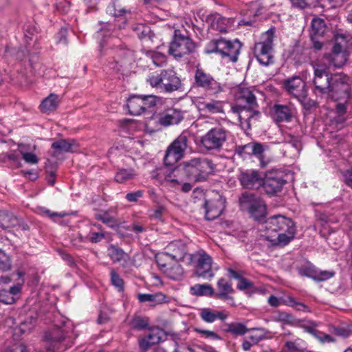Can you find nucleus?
<instances>
[{"instance_id":"a18cd8bd","label":"nucleus","mask_w":352,"mask_h":352,"mask_svg":"<svg viewBox=\"0 0 352 352\" xmlns=\"http://www.w3.org/2000/svg\"><path fill=\"white\" fill-rule=\"evenodd\" d=\"M195 331L200 335L201 338L211 340H219L221 338L216 332L210 330H204L199 328H195Z\"/></svg>"},{"instance_id":"cd10ccee","label":"nucleus","mask_w":352,"mask_h":352,"mask_svg":"<svg viewBox=\"0 0 352 352\" xmlns=\"http://www.w3.org/2000/svg\"><path fill=\"white\" fill-rule=\"evenodd\" d=\"M225 46L223 50H220V53L223 56H226L232 62H236L238 59V55L240 52L241 43L237 41L233 42L221 39Z\"/></svg>"},{"instance_id":"7ed1b4c3","label":"nucleus","mask_w":352,"mask_h":352,"mask_svg":"<svg viewBox=\"0 0 352 352\" xmlns=\"http://www.w3.org/2000/svg\"><path fill=\"white\" fill-rule=\"evenodd\" d=\"M147 82L153 88L164 93H172L182 88L180 78L170 69H162L160 72L152 74L147 78Z\"/></svg>"},{"instance_id":"2f4dec72","label":"nucleus","mask_w":352,"mask_h":352,"mask_svg":"<svg viewBox=\"0 0 352 352\" xmlns=\"http://www.w3.org/2000/svg\"><path fill=\"white\" fill-rule=\"evenodd\" d=\"M108 255L113 263H120L122 266H126L129 261V255L122 249L111 245L108 248Z\"/></svg>"},{"instance_id":"f8f14e48","label":"nucleus","mask_w":352,"mask_h":352,"mask_svg":"<svg viewBox=\"0 0 352 352\" xmlns=\"http://www.w3.org/2000/svg\"><path fill=\"white\" fill-rule=\"evenodd\" d=\"M155 104L156 97L153 95L133 96L127 100L126 107L131 115L139 116Z\"/></svg>"},{"instance_id":"8fccbe9b","label":"nucleus","mask_w":352,"mask_h":352,"mask_svg":"<svg viewBox=\"0 0 352 352\" xmlns=\"http://www.w3.org/2000/svg\"><path fill=\"white\" fill-rule=\"evenodd\" d=\"M149 54L152 58L153 63L157 67L163 66L166 62V57L165 55L159 52H150Z\"/></svg>"},{"instance_id":"774afa93","label":"nucleus","mask_w":352,"mask_h":352,"mask_svg":"<svg viewBox=\"0 0 352 352\" xmlns=\"http://www.w3.org/2000/svg\"><path fill=\"white\" fill-rule=\"evenodd\" d=\"M6 352H27L26 346L23 344H15L12 350Z\"/></svg>"},{"instance_id":"b1692460","label":"nucleus","mask_w":352,"mask_h":352,"mask_svg":"<svg viewBox=\"0 0 352 352\" xmlns=\"http://www.w3.org/2000/svg\"><path fill=\"white\" fill-rule=\"evenodd\" d=\"M217 292L214 294L215 298L228 300L230 306L235 307L234 298L229 296L234 292L232 285L225 278H220L217 283Z\"/></svg>"},{"instance_id":"58836bf2","label":"nucleus","mask_w":352,"mask_h":352,"mask_svg":"<svg viewBox=\"0 0 352 352\" xmlns=\"http://www.w3.org/2000/svg\"><path fill=\"white\" fill-rule=\"evenodd\" d=\"M135 175L133 168H122L116 173L115 180L118 183L123 184L133 179Z\"/></svg>"},{"instance_id":"4be33fe9","label":"nucleus","mask_w":352,"mask_h":352,"mask_svg":"<svg viewBox=\"0 0 352 352\" xmlns=\"http://www.w3.org/2000/svg\"><path fill=\"white\" fill-rule=\"evenodd\" d=\"M160 270L169 278L179 280L184 276V270L178 262L168 263V260L156 258Z\"/></svg>"},{"instance_id":"dca6fc26","label":"nucleus","mask_w":352,"mask_h":352,"mask_svg":"<svg viewBox=\"0 0 352 352\" xmlns=\"http://www.w3.org/2000/svg\"><path fill=\"white\" fill-rule=\"evenodd\" d=\"M263 152V145L254 142L244 145H239L235 148V153L243 158H247L252 155L257 157L260 160L261 167H265L268 163V160H264Z\"/></svg>"},{"instance_id":"ea45409f","label":"nucleus","mask_w":352,"mask_h":352,"mask_svg":"<svg viewBox=\"0 0 352 352\" xmlns=\"http://www.w3.org/2000/svg\"><path fill=\"white\" fill-rule=\"evenodd\" d=\"M183 172L181 166L179 165L177 168L170 171L168 173H164L165 182L170 184L173 186H175L180 184L182 180L179 175Z\"/></svg>"},{"instance_id":"2eb2a0df","label":"nucleus","mask_w":352,"mask_h":352,"mask_svg":"<svg viewBox=\"0 0 352 352\" xmlns=\"http://www.w3.org/2000/svg\"><path fill=\"white\" fill-rule=\"evenodd\" d=\"M195 81L197 87L209 91L213 94H217L223 91V87L219 82L199 67L195 71Z\"/></svg>"},{"instance_id":"7c9ffc66","label":"nucleus","mask_w":352,"mask_h":352,"mask_svg":"<svg viewBox=\"0 0 352 352\" xmlns=\"http://www.w3.org/2000/svg\"><path fill=\"white\" fill-rule=\"evenodd\" d=\"M183 119V113L177 109H168L160 118V122L163 126L177 124Z\"/></svg>"},{"instance_id":"13d9d810","label":"nucleus","mask_w":352,"mask_h":352,"mask_svg":"<svg viewBox=\"0 0 352 352\" xmlns=\"http://www.w3.org/2000/svg\"><path fill=\"white\" fill-rule=\"evenodd\" d=\"M142 196L143 192L142 190H137L135 192L127 193L126 195V199L130 202H136Z\"/></svg>"},{"instance_id":"09e8293b","label":"nucleus","mask_w":352,"mask_h":352,"mask_svg":"<svg viewBox=\"0 0 352 352\" xmlns=\"http://www.w3.org/2000/svg\"><path fill=\"white\" fill-rule=\"evenodd\" d=\"M164 298V296L161 293L155 295L146 294H140L138 295V300L140 302H153L155 301L157 298L159 300H163Z\"/></svg>"},{"instance_id":"69168bd1","label":"nucleus","mask_w":352,"mask_h":352,"mask_svg":"<svg viewBox=\"0 0 352 352\" xmlns=\"http://www.w3.org/2000/svg\"><path fill=\"white\" fill-rule=\"evenodd\" d=\"M320 335L316 334V338L322 342H334V339L329 335L319 333Z\"/></svg>"},{"instance_id":"4c0bfd02","label":"nucleus","mask_w":352,"mask_h":352,"mask_svg":"<svg viewBox=\"0 0 352 352\" xmlns=\"http://www.w3.org/2000/svg\"><path fill=\"white\" fill-rule=\"evenodd\" d=\"M191 294L195 296H213V287L208 284H196L190 287Z\"/></svg>"},{"instance_id":"c9c22d12","label":"nucleus","mask_w":352,"mask_h":352,"mask_svg":"<svg viewBox=\"0 0 352 352\" xmlns=\"http://www.w3.org/2000/svg\"><path fill=\"white\" fill-rule=\"evenodd\" d=\"M227 331L232 333V334L236 336H242L245 334L248 331L256 330L259 331L262 333L265 331L264 328H253L248 329L245 325L242 323H230L227 325Z\"/></svg>"},{"instance_id":"338daca9","label":"nucleus","mask_w":352,"mask_h":352,"mask_svg":"<svg viewBox=\"0 0 352 352\" xmlns=\"http://www.w3.org/2000/svg\"><path fill=\"white\" fill-rule=\"evenodd\" d=\"M289 144H290L294 148L296 149V151H299L301 148V144L298 138H296L292 136H289V140H288Z\"/></svg>"},{"instance_id":"e433bc0d","label":"nucleus","mask_w":352,"mask_h":352,"mask_svg":"<svg viewBox=\"0 0 352 352\" xmlns=\"http://www.w3.org/2000/svg\"><path fill=\"white\" fill-rule=\"evenodd\" d=\"M18 223L16 217L6 211H0V227L3 229L15 226Z\"/></svg>"},{"instance_id":"052dcab7","label":"nucleus","mask_w":352,"mask_h":352,"mask_svg":"<svg viewBox=\"0 0 352 352\" xmlns=\"http://www.w3.org/2000/svg\"><path fill=\"white\" fill-rule=\"evenodd\" d=\"M285 346L289 352H298L300 347L296 342H287Z\"/></svg>"},{"instance_id":"0e129e2a","label":"nucleus","mask_w":352,"mask_h":352,"mask_svg":"<svg viewBox=\"0 0 352 352\" xmlns=\"http://www.w3.org/2000/svg\"><path fill=\"white\" fill-rule=\"evenodd\" d=\"M342 175L344 182L350 187H352V170H347L343 172Z\"/></svg>"},{"instance_id":"aec40b11","label":"nucleus","mask_w":352,"mask_h":352,"mask_svg":"<svg viewBox=\"0 0 352 352\" xmlns=\"http://www.w3.org/2000/svg\"><path fill=\"white\" fill-rule=\"evenodd\" d=\"M226 199L218 193H215L213 198L206 201V218L208 220H214L219 217L225 208Z\"/></svg>"},{"instance_id":"de8ad7c7","label":"nucleus","mask_w":352,"mask_h":352,"mask_svg":"<svg viewBox=\"0 0 352 352\" xmlns=\"http://www.w3.org/2000/svg\"><path fill=\"white\" fill-rule=\"evenodd\" d=\"M11 268V262L9 256L1 250H0V270L8 271Z\"/></svg>"},{"instance_id":"bb28decb","label":"nucleus","mask_w":352,"mask_h":352,"mask_svg":"<svg viewBox=\"0 0 352 352\" xmlns=\"http://www.w3.org/2000/svg\"><path fill=\"white\" fill-rule=\"evenodd\" d=\"M235 97L239 104L245 102L247 104L246 107H254L256 105V97L252 91L243 85L238 87Z\"/></svg>"},{"instance_id":"f3484780","label":"nucleus","mask_w":352,"mask_h":352,"mask_svg":"<svg viewBox=\"0 0 352 352\" xmlns=\"http://www.w3.org/2000/svg\"><path fill=\"white\" fill-rule=\"evenodd\" d=\"M238 178L241 186L247 189H258L263 183V174L256 170H241Z\"/></svg>"},{"instance_id":"f03ea898","label":"nucleus","mask_w":352,"mask_h":352,"mask_svg":"<svg viewBox=\"0 0 352 352\" xmlns=\"http://www.w3.org/2000/svg\"><path fill=\"white\" fill-rule=\"evenodd\" d=\"M314 83L320 93H327L334 100H347L350 97L349 78L343 74L329 77L327 69L318 65L314 70Z\"/></svg>"},{"instance_id":"5701e85b","label":"nucleus","mask_w":352,"mask_h":352,"mask_svg":"<svg viewBox=\"0 0 352 352\" xmlns=\"http://www.w3.org/2000/svg\"><path fill=\"white\" fill-rule=\"evenodd\" d=\"M283 85L287 91L296 98H300L306 96L305 83L300 77L289 78L284 82Z\"/></svg>"},{"instance_id":"c85d7f7f","label":"nucleus","mask_w":352,"mask_h":352,"mask_svg":"<svg viewBox=\"0 0 352 352\" xmlns=\"http://www.w3.org/2000/svg\"><path fill=\"white\" fill-rule=\"evenodd\" d=\"M21 289V286L20 284H17L12 287H1L0 302L5 304H12L15 302Z\"/></svg>"},{"instance_id":"473e14b6","label":"nucleus","mask_w":352,"mask_h":352,"mask_svg":"<svg viewBox=\"0 0 352 352\" xmlns=\"http://www.w3.org/2000/svg\"><path fill=\"white\" fill-rule=\"evenodd\" d=\"M52 147L59 152H74L77 151L78 145L76 140L69 139L54 142Z\"/></svg>"},{"instance_id":"6e6552de","label":"nucleus","mask_w":352,"mask_h":352,"mask_svg":"<svg viewBox=\"0 0 352 352\" xmlns=\"http://www.w3.org/2000/svg\"><path fill=\"white\" fill-rule=\"evenodd\" d=\"M242 210L247 211L256 221H261L266 215V206L263 201L253 193H243L239 199Z\"/></svg>"},{"instance_id":"1a4fd4ad","label":"nucleus","mask_w":352,"mask_h":352,"mask_svg":"<svg viewBox=\"0 0 352 352\" xmlns=\"http://www.w3.org/2000/svg\"><path fill=\"white\" fill-rule=\"evenodd\" d=\"M274 32L270 29L263 34L261 41L254 47V54L260 64L267 66L273 63V40Z\"/></svg>"},{"instance_id":"49530a36","label":"nucleus","mask_w":352,"mask_h":352,"mask_svg":"<svg viewBox=\"0 0 352 352\" xmlns=\"http://www.w3.org/2000/svg\"><path fill=\"white\" fill-rule=\"evenodd\" d=\"M133 30L140 38H142L148 36L151 32L150 28L148 25L142 23L135 25L133 28Z\"/></svg>"},{"instance_id":"6ab92c4d","label":"nucleus","mask_w":352,"mask_h":352,"mask_svg":"<svg viewBox=\"0 0 352 352\" xmlns=\"http://www.w3.org/2000/svg\"><path fill=\"white\" fill-rule=\"evenodd\" d=\"M166 332L161 328L155 327L149 330L147 335L139 339V346L142 352H146L151 346L164 341Z\"/></svg>"},{"instance_id":"9d476101","label":"nucleus","mask_w":352,"mask_h":352,"mask_svg":"<svg viewBox=\"0 0 352 352\" xmlns=\"http://www.w3.org/2000/svg\"><path fill=\"white\" fill-rule=\"evenodd\" d=\"M228 131L221 126L210 129L200 138V145L208 151L219 150L227 141Z\"/></svg>"},{"instance_id":"412c9836","label":"nucleus","mask_w":352,"mask_h":352,"mask_svg":"<svg viewBox=\"0 0 352 352\" xmlns=\"http://www.w3.org/2000/svg\"><path fill=\"white\" fill-rule=\"evenodd\" d=\"M65 339V330L57 327L45 336V347L47 352H58L63 350L61 343Z\"/></svg>"},{"instance_id":"4468645a","label":"nucleus","mask_w":352,"mask_h":352,"mask_svg":"<svg viewBox=\"0 0 352 352\" xmlns=\"http://www.w3.org/2000/svg\"><path fill=\"white\" fill-rule=\"evenodd\" d=\"M186 245L182 241H175L170 243L166 248L164 252L160 253L156 258L164 260H173L176 262L187 259Z\"/></svg>"},{"instance_id":"a19ab883","label":"nucleus","mask_w":352,"mask_h":352,"mask_svg":"<svg viewBox=\"0 0 352 352\" xmlns=\"http://www.w3.org/2000/svg\"><path fill=\"white\" fill-rule=\"evenodd\" d=\"M19 150L22 155L23 160L30 164H36L38 162V157L32 152H28L27 146L25 144H20Z\"/></svg>"},{"instance_id":"864d4df0","label":"nucleus","mask_w":352,"mask_h":352,"mask_svg":"<svg viewBox=\"0 0 352 352\" xmlns=\"http://www.w3.org/2000/svg\"><path fill=\"white\" fill-rule=\"evenodd\" d=\"M316 268L313 265H307L304 267H301L299 270V273L301 276H307L315 279Z\"/></svg>"},{"instance_id":"603ef678","label":"nucleus","mask_w":352,"mask_h":352,"mask_svg":"<svg viewBox=\"0 0 352 352\" xmlns=\"http://www.w3.org/2000/svg\"><path fill=\"white\" fill-rule=\"evenodd\" d=\"M334 273L330 271L327 270H320L316 268L315 280L317 281H324L332 276H333Z\"/></svg>"},{"instance_id":"423d86ee","label":"nucleus","mask_w":352,"mask_h":352,"mask_svg":"<svg viewBox=\"0 0 352 352\" xmlns=\"http://www.w3.org/2000/svg\"><path fill=\"white\" fill-rule=\"evenodd\" d=\"M186 263L193 267L196 274L200 277L211 278L214 276L212 258L202 250L188 254Z\"/></svg>"},{"instance_id":"3c124183","label":"nucleus","mask_w":352,"mask_h":352,"mask_svg":"<svg viewBox=\"0 0 352 352\" xmlns=\"http://www.w3.org/2000/svg\"><path fill=\"white\" fill-rule=\"evenodd\" d=\"M111 280L112 284L118 289V291L120 292L123 290V280L113 270H112L111 272Z\"/></svg>"},{"instance_id":"393cba45","label":"nucleus","mask_w":352,"mask_h":352,"mask_svg":"<svg viewBox=\"0 0 352 352\" xmlns=\"http://www.w3.org/2000/svg\"><path fill=\"white\" fill-rule=\"evenodd\" d=\"M295 115V109L283 104H275L272 109V118L276 122L292 120Z\"/></svg>"},{"instance_id":"0eeeda50","label":"nucleus","mask_w":352,"mask_h":352,"mask_svg":"<svg viewBox=\"0 0 352 352\" xmlns=\"http://www.w3.org/2000/svg\"><path fill=\"white\" fill-rule=\"evenodd\" d=\"M196 47L195 43L188 36L182 34L179 30H175L170 43L168 54L175 58L179 59L193 53Z\"/></svg>"},{"instance_id":"a211bd4d","label":"nucleus","mask_w":352,"mask_h":352,"mask_svg":"<svg viewBox=\"0 0 352 352\" xmlns=\"http://www.w3.org/2000/svg\"><path fill=\"white\" fill-rule=\"evenodd\" d=\"M193 104L200 113L215 114L224 111V102L221 100L197 97L193 100Z\"/></svg>"},{"instance_id":"5fc2aeb1","label":"nucleus","mask_w":352,"mask_h":352,"mask_svg":"<svg viewBox=\"0 0 352 352\" xmlns=\"http://www.w3.org/2000/svg\"><path fill=\"white\" fill-rule=\"evenodd\" d=\"M272 318L275 321L284 322L287 323L291 322L293 320L292 316L286 312H277Z\"/></svg>"},{"instance_id":"9b49d317","label":"nucleus","mask_w":352,"mask_h":352,"mask_svg":"<svg viewBox=\"0 0 352 352\" xmlns=\"http://www.w3.org/2000/svg\"><path fill=\"white\" fill-rule=\"evenodd\" d=\"M188 133L184 132L168 146L164 156L166 165H173L183 157L188 146Z\"/></svg>"},{"instance_id":"37998d69","label":"nucleus","mask_w":352,"mask_h":352,"mask_svg":"<svg viewBox=\"0 0 352 352\" xmlns=\"http://www.w3.org/2000/svg\"><path fill=\"white\" fill-rule=\"evenodd\" d=\"M346 102H339L336 106V117L335 121L337 123H344L346 120L345 114L346 113Z\"/></svg>"},{"instance_id":"ddd939ff","label":"nucleus","mask_w":352,"mask_h":352,"mask_svg":"<svg viewBox=\"0 0 352 352\" xmlns=\"http://www.w3.org/2000/svg\"><path fill=\"white\" fill-rule=\"evenodd\" d=\"M285 175L283 171L272 170L263 175V187L266 193L274 195L281 190L286 183Z\"/></svg>"},{"instance_id":"6e6d98bb","label":"nucleus","mask_w":352,"mask_h":352,"mask_svg":"<svg viewBox=\"0 0 352 352\" xmlns=\"http://www.w3.org/2000/svg\"><path fill=\"white\" fill-rule=\"evenodd\" d=\"M104 237V234L102 232H97L91 231L89 232L87 237V240L96 243L100 242Z\"/></svg>"},{"instance_id":"39448f33","label":"nucleus","mask_w":352,"mask_h":352,"mask_svg":"<svg viewBox=\"0 0 352 352\" xmlns=\"http://www.w3.org/2000/svg\"><path fill=\"white\" fill-rule=\"evenodd\" d=\"M351 36L349 34H338L335 36V43L332 51L324 56L329 65L336 67H342L345 64L349 56L348 50Z\"/></svg>"},{"instance_id":"c03bdc74","label":"nucleus","mask_w":352,"mask_h":352,"mask_svg":"<svg viewBox=\"0 0 352 352\" xmlns=\"http://www.w3.org/2000/svg\"><path fill=\"white\" fill-rule=\"evenodd\" d=\"M224 46L225 44L222 42L221 39L211 41L206 46L205 51L208 54L214 52L220 53V50H223Z\"/></svg>"},{"instance_id":"f704fd0d","label":"nucleus","mask_w":352,"mask_h":352,"mask_svg":"<svg viewBox=\"0 0 352 352\" xmlns=\"http://www.w3.org/2000/svg\"><path fill=\"white\" fill-rule=\"evenodd\" d=\"M58 96L56 94H50L41 102V110L44 113L54 111L58 107Z\"/></svg>"},{"instance_id":"c756f323","label":"nucleus","mask_w":352,"mask_h":352,"mask_svg":"<svg viewBox=\"0 0 352 352\" xmlns=\"http://www.w3.org/2000/svg\"><path fill=\"white\" fill-rule=\"evenodd\" d=\"M210 20L211 28L221 32H226L233 25L231 19L225 18L217 13L212 14Z\"/></svg>"},{"instance_id":"e2e57ef3","label":"nucleus","mask_w":352,"mask_h":352,"mask_svg":"<svg viewBox=\"0 0 352 352\" xmlns=\"http://www.w3.org/2000/svg\"><path fill=\"white\" fill-rule=\"evenodd\" d=\"M251 282L248 281V280L245 278H241L239 280V282L237 285V288L240 290H244L248 288H250L252 287Z\"/></svg>"},{"instance_id":"72a5a7b5","label":"nucleus","mask_w":352,"mask_h":352,"mask_svg":"<svg viewBox=\"0 0 352 352\" xmlns=\"http://www.w3.org/2000/svg\"><path fill=\"white\" fill-rule=\"evenodd\" d=\"M253 107H249L246 106H242V104H236L232 107L231 111L233 113H236L238 119L240 123L248 122L249 120L252 117V112L250 109Z\"/></svg>"},{"instance_id":"20e7f679","label":"nucleus","mask_w":352,"mask_h":352,"mask_svg":"<svg viewBox=\"0 0 352 352\" xmlns=\"http://www.w3.org/2000/svg\"><path fill=\"white\" fill-rule=\"evenodd\" d=\"M183 173L195 182H204L213 170L212 164L207 159L193 158L180 164Z\"/></svg>"},{"instance_id":"a878e982","label":"nucleus","mask_w":352,"mask_h":352,"mask_svg":"<svg viewBox=\"0 0 352 352\" xmlns=\"http://www.w3.org/2000/svg\"><path fill=\"white\" fill-rule=\"evenodd\" d=\"M199 316L205 322L212 323L217 320H226L228 317V314L226 311H219L204 307L199 309Z\"/></svg>"},{"instance_id":"79ce46f5","label":"nucleus","mask_w":352,"mask_h":352,"mask_svg":"<svg viewBox=\"0 0 352 352\" xmlns=\"http://www.w3.org/2000/svg\"><path fill=\"white\" fill-rule=\"evenodd\" d=\"M325 30V24L322 19L314 18L311 21V37L313 36L322 35Z\"/></svg>"},{"instance_id":"bf43d9fd","label":"nucleus","mask_w":352,"mask_h":352,"mask_svg":"<svg viewBox=\"0 0 352 352\" xmlns=\"http://www.w3.org/2000/svg\"><path fill=\"white\" fill-rule=\"evenodd\" d=\"M147 325V322L141 318H136L133 321V326L136 329H142L146 328Z\"/></svg>"},{"instance_id":"680f3d73","label":"nucleus","mask_w":352,"mask_h":352,"mask_svg":"<svg viewBox=\"0 0 352 352\" xmlns=\"http://www.w3.org/2000/svg\"><path fill=\"white\" fill-rule=\"evenodd\" d=\"M291 3L292 4V6L300 8V9H304L305 8L309 3L307 0H290Z\"/></svg>"},{"instance_id":"f257e3e1","label":"nucleus","mask_w":352,"mask_h":352,"mask_svg":"<svg viewBox=\"0 0 352 352\" xmlns=\"http://www.w3.org/2000/svg\"><path fill=\"white\" fill-rule=\"evenodd\" d=\"M260 230L261 237L268 246H285L294 238L296 234L293 221L283 215L268 218L261 225Z\"/></svg>"},{"instance_id":"4d7b16f0","label":"nucleus","mask_w":352,"mask_h":352,"mask_svg":"<svg viewBox=\"0 0 352 352\" xmlns=\"http://www.w3.org/2000/svg\"><path fill=\"white\" fill-rule=\"evenodd\" d=\"M263 10V6L261 1H253L250 5V11L254 16H257L261 13Z\"/></svg>"}]
</instances>
